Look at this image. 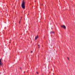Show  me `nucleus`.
<instances>
[{
    "mask_svg": "<svg viewBox=\"0 0 75 75\" xmlns=\"http://www.w3.org/2000/svg\"><path fill=\"white\" fill-rule=\"evenodd\" d=\"M21 6L22 8L23 9H24V8H25V2H24V1H23L22 2Z\"/></svg>",
    "mask_w": 75,
    "mask_h": 75,
    "instance_id": "1",
    "label": "nucleus"
},
{
    "mask_svg": "<svg viewBox=\"0 0 75 75\" xmlns=\"http://www.w3.org/2000/svg\"><path fill=\"white\" fill-rule=\"evenodd\" d=\"M3 65V63H2V62H1V59H0V66H1V65Z\"/></svg>",
    "mask_w": 75,
    "mask_h": 75,
    "instance_id": "2",
    "label": "nucleus"
},
{
    "mask_svg": "<svg viewBox=\"0 0 75 75\" xmlns=\"http://www.w3.org/2000/svg\"><path fill=\"white\" fill-rule=\"evenodd\" d=\"M61 27H62V28H64V29H65L66 28V27H65V26L64 25H62L61 26Z\"/></svg>",
    "mask_w": 75,
    "mask_h": 75,
    "instance_id": "3",
    "label": "nucleus"
},
{
    "mask_svg": "<svg viewBox=\"0 0 75 75\" xmlns=\"http://www.w3.org/2000/svg\"><path fill=\"white\" fill-rule=\"evenodd\" d=\"M38 38V36H36L35 37V40H37Z\"/></svg>",
    "mask_w": 75,
    "mask_h": 75,
    "instance_id": "4",
    "label": "nucleus"
},
{
    "mask_svg": "<svg viewBox=\"0 0 75 75\" xmlns=\"http://www.w3.org/2000/svg\"><path fill=\"white\" fill-rule=\"evenodd\" d=\"M67 59H68L69 60V57H67Z\"/></svg>",
    "mask_w": 75,
    "mask_h": 75,
    "instance_id": "5",
    "label": "nucleus"
},
{
    "mask_svg": "<svg viewBox=\"0 0 75 75\" xmlns=\"http://www.w3.org/2000/svg\"><path fill=\"white\" fill-rule=\"evenodd\" d=\"M51 33H54V32L52 31L51 32Z\"/></svg>",
    "mask_w": 75,
    "mask_h": 75,
    "instance_id": "6",
    "label": "nucleus"
},
{
    "mask_svg": "<svg viewBox=\"0 0 75 75\" xmlns=\"http://www.w3.org/2000/svg\"><path fill=\"white\" fill-rule=\"evenodd\" d=\"M20 21H19V23L20 24Z\"/></svg>",
    "mask_w": 75,
    "mask_h": 75,
    "instance_id": "7",
    "label": "nucleus"
},
{
    "mask_svg": "<svg viewBox=\"0 0 75 75\" xmlns=\"http://www.w3.org/2000/svg\"><path fill=\"white\" fill-rule=\"evenodd\" d=\"M32 52H33V51H31V53H32Z\"/></svg>",
    "mask_w": 75,
    "mask_h": 75,
    "instance_id": "8",
    "label": "nucleus"
},
{
    "mask_svg": "<svg viewBox=\"0 0 75 75\" xmlns=\"http://www.w3.org/2000/svg\"><path fill=\"white\" fill-rule=\"evenodd\" d=\"M37 74H38V72H37Z\"/></svg>",
    "mask_w": 75,
    "mask_h": 75,
    "instance_id": "9",
    "label": "nucleus"
},
{
    "mask_svg": "<svg viewBox=\"0 0 75 75\" xmlns=\"http://www.w3.org/2000/svg\"><path fill=\"white\" fill-rule=\"evenodd\" d=\"M38 48H40V47L39 46V47H38Z\"/></svg>",
    "mask_w": 75,
    "mask_h": 75,
    "instance_id": "10",
    "label": "nucleus"
},
{
    "mask_svg": "<svg viewBox=\"0 0 75 75\" xmlns=\"http://www.w3.org/2000/svg\"><path fill=\"white\" fill-rule=\"evenodd\" d=\"M38 46H39V45H38Z\"/></svg>",
    "mask_w": 75,
    "mask_h": 75,
    "instance_id": "11",
    "label": "nucleus"
},
{
    "mask_svg": "<svg viewBox=\"0 0 75 75\" xmlns=\"http://www.w3.org/2000/svg\"><path fill=\"white\" fill-rule=\"evenodd\" d=\"M20 69H21V68H20Z\"/></svg>",
    "mask_w": 75,
    "mask_h": 75,
    "instance_id": "12",
    "label": "nucleus"
},
{
    "mask_svg": "<svg viewBox=\"0 0 75 75\" xmlns=\"http://www.w3.org/2000/svg\"><path fill=\"white\" fill-rule=\"evenodd\" d=\"M20 20H21V19Z\"/></svg>",
    "mask_w": 75,
    "mask_h": 75,
    "instance_id": "13",
    "label": "nucleus"
}]
</instances>
